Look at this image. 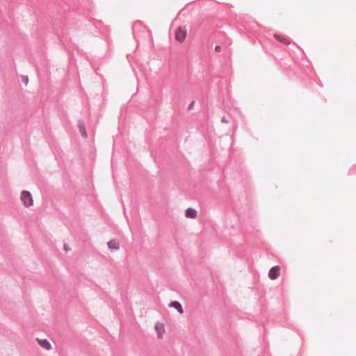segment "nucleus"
I'll return each instance as SVG.
<instances>
[{
    "instance_id": "nucleus-1",
    "label": "nucleus",
    "mask_w": 356,
    "mask_h": 356,
    "mask_svg": "<svg viewBox=\"0 0 356 356\" xmlns=\"http://www.w3.org/2000/svg\"><path fill=\"white\" fill-rule=\"evenodd\" d=\"M187 31L185 27L179 26L175 30L176 40L181 43L185 40L186 37Z\"/></svg>"
},
{
    "instance_id": "nucleus-2",
    "label": "nucleus",
    "mask_w": 356,
    "mask_h": 356,
    "mask_svg": "<svg viewBox=\"0 0 356 356\" xmlns=\"http://www.w3.org/2000/svg\"><path fill=\"white\" fill-rule=\"evenodd\" d=\"M158 339H162L165 333V325L163 323L157 322L154 325Z\"/></svg>"
},
{
    "instance_id": "nucleus-3",
    "label": "nucleus",
    "mask_w": 356,
    "mask_h": 356,
    "mask_svg": "<svg viewBox=\"0 0 356 356\" xmlns=\"http://www.w3.org/2000/svg\"><path fill=\"white\" fill-rule=\"evenodd\" d=\"M33 200L31 195V193L28 191H24V205L25 207H30L33 205Z\"/></svg>"
},
{
    "instance_id": "nucleus-4",
    "label": "nucleus",
    "mask_w": 356,
    "mask_h": 356,
    "mask_svg": "<svg viewBox=\"0 0 356 356\" xmlns=\"http://www.w3.org/2000/svg\"><path fill=\"white\" fill-rule=\"evenodd\" d=\"M280 273V268L278 266H274L269 270L268 276L271 280L277 279Z\"/></svg>"
},
{
    "instance_id": "nucleus-5",
    "label": "nucleus",
    "mask_w": 356,
    "mask_h": 356,
    "mask_svg": "<svg viewBox=\"0 0 356 356\" xmlns=\"http://www.w3.org/2000/svg\"><path fill=\"white\" fill-rule=\"evenodd\" d=\"M185 216L188 218L194 219L197 216V212L194 209L188 208L186 210Z\"/></svg>"
},
{
    "instance_id": "nucleus-6",
    "label": "nucleus",
    "mask_w": 356,
    "mask_h": 356,
    "mask_svg": "<svg viewBox=\"0 0 356 356\" xmlns=\"http://www.w3.org/2000/svg\"><path fill=\"white\" fill-rule=\"evenodd\" d=\"M274 37L277 40L280 41V42H282L286 45H289L290 44V40L287 38H286L284 35L276 33L274 35Z\"/></svg>"
},
{
    "instance_id": "nucleus-7",
    "label": "nucleus",
    "mask_w": 356,
    "mask_h": 356,
    "mask_svg": "<svg viewBox=\"0 0 356 356\" xmlns=\"http://www.w3.org/2000/svg\"><path fill=\"white\" fill-rule=\"evenodd\" d=\"M169 307L176 309L179 312V313L181 314H182L184 313V310H183L181 305L177 301L172 302L170 304Z\"/></svg>"
},
{
    "instance_id": "nucleus-8",
    "label": "nucleus",
    "mask_w": 356,
    "mask_h": 356,
    "mask_svg": "<svg viewBox=\"0 0 356 356\" xmlns=\"http://www.w3.org/2000/svg\"><path fill=\"white\" fill-rule=\"evenodd\" d=\"M38 342L41 347L46 350H50L51 348V344L47 339H38Z\"/></svg>"
},
{
    "instance_id": "nucleus-9",
    "label": "nucleus",
    "mask_w": 356,
    "mask_h": 356,
    "mask_svg": "<svg viewBox=\"0 0 356 356\" xmlns=\"http://www.w3.org/2000/svg\"><path fill=\"white\" fill-rule=\"evenodd\" d=\"M108 246L111 250H118L120 248L119 243L116 240H111L109 241L108 243Z\"/></svg>"
},
{
    "instance_id": "nucleus-10",
    "label": "nucleus",
    "mask_w": 356,
    "mask_h": 356,
    "mask_svg": "<svg viewBox=\"0 0 356 356\" xmlns=\"http://www.w3.org/2000/svg\"><path fill=\"white\" fill-rule=\"evenodd\" d=\"M81 135L83 136V137H86L87 135H86V131L84 128H81Z\"/></svg>"
},
{
    "instance_id": "nucleus-11",
    "label": "nucleus",
    "mask_w": 356,
    "mask_h": 356,
    "mask_svg": "<svg viewBox=\"0 0 356 356\" xmlns=\"http://www.w3.org/2000/svg\"><path fill=\"white\" fill-rule=\"evenodd\" d=\"M215 49H216V51H220V47L216 46V48H215Z\"/></svg>"
},
{
    "instance_id": "nucleus-12",
    "label": "nucleus",
    "mask_w": 356,
    "mask_h": 356,
    "mask_svg": "<svg viewBox=\"0 0 356 356\" xmlns=\"http://www.w3.org/2000/svg\"><path fill=\"white\" fill-rule=\"evenodd\" d=\"M20 198L22 200V193H21Z\"/></svg>"
},
{
    "instance_id": "nucleus-13",
    "label": "nucleus",
    "mask_w": 356,
    "mask_h": 356,
    "mask_svg": "<svg viewBox=\"0 0 356 356\" xmlns=\"http://www.w3.org/2000/svg\"><path fill=\"white\" fill-rule=\"evenodd\" d=\"M65 250H67V247H65Z\"/></svg>"
}]
</instances>
